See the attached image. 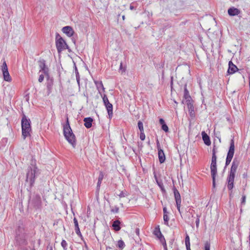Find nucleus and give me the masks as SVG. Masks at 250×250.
Returning a JSON list of instances; mask_svg holds the SVG:
<instances>
[{"label":"nucleus","mask_w":250,"mask_h":250,"mask_svg":"<svg viewBox=\"0 0 250 250\" xmlns=\"http://www.w3.org/2000/svg\"><path fill=\"white\" fill-rule=\"evenodd\" d=\"M39 171V169L36 167V161L32 159L30 166L28 168L26 174V181L29 182L31 186L34 184L36 177L40 173Z\"/></svg>","instance_id":"1"},{"label":"nucleus","mask_w":250,"mask_h":250,"mask_svg":"<svg viewBox=\"0 0 250 250\" xmlns=\"http://www.w3.org/2000/svg\"><path fill=\"white\" fill-rule=\"evenodd\" d=\"M63 134L69 143L75 147L76 145V138L70 126L68 118L66 119V124L63 126Z\"/></svg>","instance_id":"2"},{"label":"nucleus","mask_w":250,"mask_h":250,"mask_svg":"<svg viewBox=\"0 0 250 250\" xmlns=\"http://www.w3.org/2000/svg\"><path fill=\"white\" fill-rule=\"evenodd\" d=\"M21 129L22 136L23 139L30 136L31 132L30 121L29 119H27L25 115L22 117L21 120Z\"/></svg>","instance_id":"3"},{"label":"nucleus","mask_w":250,"mask_h":250,"mask_svg":"<svg viewBox=\"0 0 250 250\" xmlns=\"http://www.w3.org/2000/svg\"><path fill=\"white\" fill-rule=\"evenodd\" d=\"M56 45L59 53L68 48L66 43L59 33H56Z\"/></svg>","instance_id":"4"},{"label":"nucleus","mask_w":250,"mask_h":250,"mask_svg":"<svg viewBox=\"0 0 250 250\" xmlns=\"http://www.w3.org/2000/svg\"><path fill=\"white\" fill-rule=\"evenodd\" d=\"M234 147H235L234 141V139L233 138L230 141V146H229V151H228V152L227 154L226 160V164H225L226 166H228L230 164V163L233 157L234 153Z\"/></svg>","instance_id":"5"},{"label":"nucleus","mask_w":250,"mask_h":250,"mask_svg":"<svg viewBox=\"0 0 250 250\" xmlns=\"http://www.w3.org/2000/svg\"><path fill=\"white\" fill-rule=\"evenodd\" d=\"M101 96L103 98V102L107 111L109 118L110 119L113 115V105L109 103L108 98L105 94L103 96L101 95Z\"/></svg>","instance_id":"6"},{"label":"nucleus","mask_w":250,"mask_h":250,"mask_svg":"<svg viewBox=\"0 0 250 250\" xmlns=\"http://www.w3.org/2000/svg\"><path fill=\"white\" fill-rule=\"evenodd\" d=\"M1 71L2 72L3 79L4 81L10 82L11 81L12 79L10 76L8 70V67L5 61H4L1 66Z\"/></svg>","instance_id":"7"},{"label":"nucleus","mask_w":250,"mask_h":250,"mask_svg":"<svg viewBox=\"0 0 250 250\" xmlns=\"http://www.w3.org/2000/svg\"><path fill=\"white\" fill-rule=\"evenodd\" d=\"M174 194L175 200L176 201L177 208L180 214H181V210H180L181 203V195H180L179 191H178V190L176 188L174 189Z\"/></svg>","instance_id":"8"},{"label":"nucleus","mask_w":250,"mask_h":250,"mask_svg":"<svg viewBox=\"0 0 250 250\" xmlns=\"http://www.w3.org/2000/svg\"><path fill=\"white\" fill-rule=\"evenodd\" d=\"M40 70V72L42 71L46 76L48 77V68L46 66L45 61L44 60H41L38 62Z\"/></svg>","instance_id":"9"},{"label":"nucleus","mask_w":250,"mask_h":250,"mask_svg":"<svg viewBox=\"0 0 250 250\" xmlns=\"http://www.w3.org/2000/svg\"><path fill=\"white\" fill-rule=\"evenodd\" d=\"M157 148H158V157H159V162L161 164H162V163H163L166 160L165 155L163 150L160 147V144H159L158 141H157Z\"/></svg>","instance_id":"10"},{"label":"nucleus","mask_w":250,"mask_h":250,"mask_svg":"<svg viewBox=\"0 0 250 250\" xmlns=\"http://www.w3.org/2000/svg\"><path fill=\"white\" fill-rule=\"evenodd\" d=\"M239 165V162L236 159H234L232 165L230 168V171L229 172V174L235 175V173L238 168V167Z\"/></svg>","instance_id":"11"},{"label":"nucleus","mask_w":250,"mask_h":250,"mask_svg":"<svg viewBox=\"0 0 250 250\" xmlns=\"http://www.w3.org/2000/svg\"><path fill=\"white\" fill-rule=\"evenodd\" d=\"M211 175L212 178V185L213 188L215 187V177L217 174L216 165H210Z\"/></svg>","instance_id":"12"},{"label":"nucleus","mask_w":250,"mask_h":250,"mask_svg":"<svg viewBox=\"0 0 250 250\" xmlns=\"http://www.w3.org/2000/svg\"><path fill=\"white\" fill-rule=\"evenodd\" d=\"M235 175L229 174V176L227 178V182H228V188L229 190H231L233 188L234 185V181Z\"/></svg>","instance_id":"13"},{"label":"nucleus","mask_w":250,"mask_h":250,"mask_svg":"<svg viewBox=\"0 0 250 250\" xmlns=\"http://www.w3.org/2000/svg\"><path fill=\"white\" fill-rule=\"evenodd\" d=\"M62 31L63 33L65 34L68 37H71L73 35L74 31L73 28L69 26L63 27L62 28Z\"/></svg>","instance_id":"14"},{"label":"nucleus","mask_w":250,"mask_h":250,"mask_svg":"<svg viewBox=\"0 0 250 250\" xmlns=\"http://www.w3.org/2000/svg\"><path fill=\"white\" fill-rule=\"evenodd\" d=\"M238 70L237 66L234 65L231 61H229V69L228 70V73L230 74H232Z\"/></svg>","instance_id":"15"},{"label":"nucleus","mask_w":250,"mask_h":250,"mask_svg":"<svg viewBox=\"0 0 250 250\" xmlns=\"http://www.w3.org/2000/svg\"><path fill=\"white\" fill-rule=\"evenodd\" d=\"M228 14L230 16L238 15L240 13V10L234 7L229 8L228 11Z\"/></svg>","instance_id":"16"},{"label":"nucleus","mask_w":250,"mask_h":250,"mask_svg":"<svg viewBox=\"0 0 250 250\" xmlns=\"http://www.w3.org/2000/svg\"><path fill=\"white\" fill-rule=\"evenodd\" d=\"M242 26L244 30L250 31V21L244 19L241 22Z\"/></svg>","instance_id":"17"},{"label":"nucleus","mask_w":250,"mask_h":250,"mask_svg":"<svg viewBox=\"0 0 250 250\" xmlns=\"http://www.w3.org/2000/svg\"><path fill=\"white\" fill-rule=\"evenodd\" d=\"M202 136L204 143L207 146H209L211 142L209 136L204 131L202 132Z\"/></svg>","instance_id":"18"},{"label":"nucleus","mask_w":250,"mask_h":250,"mask_svg":"<svg viewBox=\"0 0 250 250\" xmlns=\"http://www.w3.org/2000/svg\"><path fill=\"white\" fill-rule=\"evenodd\" d=\"M93 119L91 117L85 118L83 120L84 122V125L87 128H89L92 126Z\"/></svg>","instance_id":"19"},{"label":"nucleus","mask_w":250,"mask_h":250,"mask_svg":"<svg viewBox=\"0 0 250 250\" xmlns=\"http://www.w3.org/2000/svg\"><path fill=\"white\" fill-rule=\"evenodd\" d=\"M121 222L119 220H115L112 224V227L115 231H119L121 229L120 225Z\"/></svg>","instance_id":"20"},{"label":"nucleus","mask_w":250,"mask_h":250,"mask_svg":"<svg viewBox=\"0 0 250 250\" xmlns=\"http://www.w3.org/2000/svg\"><path fill=\"white\" fill-rule=\"evenodd\" d=\"M184 97L186 100H187V101L189 102L190 101V99H191L189 92L186 87V85L185 86L184 88Z\"/></svg>","instance_id":"21"},{"label":"nucleus","mask_w":250,"mask_h":250,"mask_svg":"<svg viewBox=\"0 0 250 250\" xmlns=\"http://www.w3.org/2000/svg\"><path fill=\"white\" fill-rule=\"evenodd\" d=\"M154 232V234L155 235H156L158 238H159L161 240H162V239L165 240L159 229H157V228H156Z\"/></svg>","instance_id":"22"},{"label":"nucleus","mask_w":250,"mask_h":250,"mask_svg":"<svg viewBox=\"0 0 250 250\" xmlns=\"http://www.w3.org/2000/svg\"><path fill=\"white\" fill-rule=\"evenodd\" d=\"M96 87L100 93V88L102 89L103 91L104 90V88L102 82H95Z\"/></svg>","instance_id":"23"},{"label":"nucleus","mask_w":250,"mask_h":250,"mask_svg":"<svg viewBox=\"0 0 250 250\" xmlns=\"http://www.w3.org/2000/svg\"><path fill=\"white\" fill-rule=\"evenodd\" d=\"M117 246L120 249L122 250L125 248V244L122 240H120L118 241Z\"/></svg>","instance_id":"24"},{"label":"nucleus","mask_w":250,"mask_h":250,"mask_svg":"<svg viewBox=\"0 0 250 250\" xmlns=\"http://www.w3.org/2000/svg\"><path fill=\"white\" fill-rule=\"evenodd\" d=\"M164 224L167 226L168 225L169 218L167 214H164L163 216Z\"/></svg>","instance_id":"25"},{"label":"nucleus","mask_w":250,"mask_h":250,"mask_svg":"<svg viewBox=\"0 0 250 250\" xmlns=\"http://www.w3.org/2000/svg\"><path fill=\"white\" fill-rule=\"evenodd\" d=\"M138 128H139L140 132L144 131L143 124L141 121H139V122L138 123Z\"/></svg>","instance_id":"26"},{"label":"nucleus","mask_w":250,"mask_h":250,"mask_svg":"<svg viewBox=\"0 0 250 250\" xmlns=\"http://www.w3.org/2000/svg\"><path fill=\"white\" fill-rule=\"evenodd\" d=\"M61 245L62 247L63 248V250H67V243L66 241L64 240H62L61 242Z\"/></svg>","instance_id":"27"},{"label":"nucleus","mask_w":250,"mask_h":250,"mask_svg":"<svg viewBox=\"0 0 250 250\" xmlns=\"http://www.w3.org/2000/svg\"><path fill=\"white\" fill-rule=\"evenodd\" d=\"M217 157L216 155L212 156L211 163L210 165H216Z\"/></svg>","instance_id":"28"},{"label":"nucleus","mask_w":250,"mask_h":250,"mask_svg":"<svg viewBox=\"0 0 250 250\" xmlns=\"http://www.w3.org/2000/svg\"><path fill=\"white\" fill-rule=\"evenodd\" d=\"M210 244L208 241H206L204 245L205 250H210Z\"/></svg>","instance_id":"29"},{"label":"nucleus","mask_w":250,"mask_h":250,"mask_svg":"<svg viewBox=\"0 0 250 250\" xmlns=\"http://www.w3.org/2000/svg\"><path fill=\"white\" fill-rule=\"evenodd\" d=\"M162 129L166 132L168 131V127L166 124L162 125Z\"/></svg>","instance_id":"30"},{"label":"nucleus","mask_w":250,"mask_h":250,"mask_svg":"<svg viewBox=\"0 0 250 250\" xmlns=\"http://www.w3.org/2000/svg\"><path fill=\"white\" fill-rule=\"evenodd\" d=\"M185 244L186 245H190V239L188 235H186V238H185Z\"/></svg>","instance_id":"31"},{"label":"nucleus","mask_w":250,"mask_h":250,"mask_svg":"<svg viewBox=\"0 0 250 250\" xmlns=\"http://www.w3.org/2000/svg\"><path fill=\"white\" fill-rule=\"evenodd\" d=\"M75 232L76 233V234L79 236H81L82 237V235L81 233V231H80V229H79V227L78 228H75Z\"/></svg>","instance_id":"32"},{"label":"nucleus","mask_w":250,"mask_h":250,"mask_svg":"<svg viewBox=\"0 0 250 250\" xmlns=\"http://www.w3.org/2000/svg\"><path fill=\"white\" fill-rule=\"evenodd\" d=\"M146 138L145 134L144 133V131L141 132L140 135V138L142 141L145 140Z\"/></svg>","instance_id":"33"},{"label":"nucleus","mask_w":250,"mask_h":250,"mask_svg":"<svg viewBox=\"0 0 250 250\" xmlns=\"http://www.w3.org/2000/svg\"><path fill=\"white\" fill-rule=\"evenodd\" d=\"M111 211L113 213H118L119 212V208L115 207L111 209Z\"/></svg>","instance_id":"34"},{"label":"nucleus","mask_w":250,"mask_h":250,"mask_svg":"<svg viewBox=\"0 0 250 250\" xmlns=\"http://www.w3.org/2000/svg\"><path fill=\"white\" fill-rule=\"evenodd\" d=\"M104 178V174L102 172H100L99 177L98 181H102Z\"/></svg>","instance_id":"35"},{"label":"nucleus","mask_w":250,"mask_h":250,"mask_svg":"<svg viewBox=\"0 0 250 250\" xmlns=\"http://www.w3.org/2000/svg\"><path fill=\"white\" fill-rule=\"evenodd\" d=\"M73 221H74L75 228H78L79 224H78V220H77V219L76 218H74Z\"/></svg>","instance_id":"36"},{"label":"nucleus","mask_w":250,"mask_h":250,"mask_svg":"<svg viewBox=\"0 0 250 250\" xmlns=\"http://www.w3.org/2000/svg\"><path fill=\"white\" fill-rule=\"evenodd\" d=\"M44 80V76L43 74H41L39 76V82L40 83H42Z\"/></svg>","instance_id":"37"},{"label":"nucleus","mask_w":250,"mask_h":250,"mask_svg":"<svg viewBox=\"0 0 250 250\" xmlns=\"http://www.w3.org/2000/svg\"><path fill=\"white\" fill-rule=\"evenodd\" d=\"M199 222H200L199 217L198 216H197V218H196V220L195 221L196 227H198L199 225Z\"/></svg>","instance_id":"38"},{"label":"nucleus","mask_w":250,"mask_h":250,"mask_svg":"<svg viewBox=\"0 0 250 250\" xmlns=\"http://www.w3.org/2000/svg\"><path fill=\"white\" fill-rule=\"evenodd\" d=\"M188 108L189 109V110H191V111L193 110V107L192 105L190 103H188L187 104Z\"/></svg>","instance_id":"39"},{"label":"nucleus","mask_w":250,"mask_h":250,"mask_svg":"<svg viewBox=\"0 0 250 250\" xmlns=\"http://www.w3.org/2000/svg\"><path fill=\"white\" fill-rule=\"evenodd\" d=\"M119 196L120 197H124L125 196V192H124L123 191H121L120 194H119Z\"/></svg>","instance_id":"40"},{"label":"nucleus","mask_w":250,"mask_h":250,"mask_svg":"<svg viewBox=\"0 0 250 250\" xmlns=\"http://www.w3.org/2000/svg\"><path fill=\"white\" fill-rule=\"evenodd\" d=\"M120 70H121L122 71V72H125V69L123 67L122 62H121V63H120Z\"/></svg>","instance_id":"41"},{"label":"nucleus","mask_w":250,"mask_h":250,"mask_svg":"<svg viewBox=\"0 0 250 250\" xmlns=\"http://www.w3.org/2000/svg\"><path fill=\"white\" fill-rule=\"evenodd\" d=\"M159 123L161 125L165 124V121L162 118L159 120Z\"/></svg>","instance_id":"42"},{"label":"nucleus","mask_w":250,"mask_h":250,"mask_svg":"<svg viewBox=\"0 0 250 250\" xmlns=\"http://www.w3.org/2000/svg\"><path fill=\"white\" fill-rule=\"evenodd\" d=\"M245 202H246V196H243V197L242 198V203L244 204L245 203Z\"/></svg>","instance_id":"43"},{"label":"nucleus","mask_w":250,"mask_h":250,"mask_svg":"<svg viewBox=\"0 0 250 250\" xmlns=\"http://www.w3.org/2000/svg\"><path fill=\"white\" fill-rule=\"evenodd\" d=\"M163 212H164V214H167L168 212L167 211V209L166 207L163 208Z\"/></svg>","instance_id":"44"},{"label":"nucleus","mask_w":250,"mask_h":250,"mask_svg":"<svg viewBox=\"0 0 250 250\" xmlns=\"http://www.w3.org/2000/svg\"><path fill=\"white\" fill-rule=\"evenodd\" d=\"M216 155V150L215 148H213L212 149V156Z\"/></svg>","instance_id":"45"},{"label":"nucleus","mask_w":250,"mask_h":250,"mask_svg":"<svg viewBox=\"0 0 250 250\" xmlns=\"http://www.w3.org/2000/svg\"><path fill=\"white\" fill-rule=\"evenodd\" d=\"M102 183V181H98L97 183V188H99L101 185V184Z\"/></svg>","instance_id":"46"},{"label":"nucleus","mask_w":250,"mask_h":250,"mask_svg":"<svg viewBox=\"0 0 250 250\" xmlns=\"http://www.w3.org/2000/svg\"><path fill=\"white\" fill-rule=\"evenodd\" d=\"M242 176H243V177L244 178H247V173H244L243 174Z\"/></svg>","instance_id":"47"},{"label":"nucleus","mask_w":250,"mask_h":250,"mask_svg":"<svg viewBox=\"0 0 250 250\" xmlns=\"http://www.w3.org/2000/svg\"><path fill=\"white\" fill-rule=\"evenodd\" d=\"M186 246L187 250H191L190 248V245H188V246L186 245Z\"/></svg>","instance_id":"48"},{"label":"nucleus","mask_w":250,"mask_h":250,"mask_svg":"<svg viewBox=\"0 0 250 250\" xmlns=\"http://www.w3.org/2000/svg\"><path fill=\"white\" fill-rule=\"evenodd\" d=\"M129 8H130V10H133V9H134V6H132V5H130Z\"/></svg>","instance_id":"49"},{"label":"nucleus","mask_w":250,"mask_h":250,"mask_svg":"<svg viewBox=\"0 0 250 250\" xmlns=\"http://www.w3.org/2000/svg\"><path fill=\"white\" fill-rule=\"evenodd\" d=\"M163 245L165 247V250H167V247H166V242H165V243H163Z\"/></svg>","instance_id":"50"},{"label":"nucleus","mask_w":250,"mask_h":250,"mask_svg":"<svg viewBox=\"0 0 250 250\" xmlns=\"http://www.w3.org/2000/svg\"><path fill=\"white\" fill-rule=\"evenodd\" d=\"M136 232L137 234H139V229H136Z\"/></svg>","instance_id":"51"},{"label":"nucleus","mask_w":250,"mask_h":250,"mask_svg":"<svg viewBox=\"0 0 250 250\" xmlns=\"http://www.w3.org/2000/svg\"><path fill=\"white\" fill-rule=\"evenodd\" d=\"M122 19H123V20H124L125 19V15H123L122 16Z\"/></svg>","instance_id":"52"},{"label":"nucleus","mask_w":250,"mask_h":250,"mask_svg":"<svg viewBox=\"0 0 250 250\" xmlns=\"http://www.w3.org/2000/svg\"><path fill=\"white\" fill-rule=\"evenodd\" d=\"M77 80L78 83H79V80L78 78H77Z\"/></svg>","instance_id":"53"},{"label":"nucleus","mask_w":250,"mask_h":250,"mask_svg":"<svg viewBox=\"0 0 250 250\" xmlns=\"http://www.w3.org/2000/svg\"><path fill=\"white\" fill-rule=\"evenodd\" d=\"M73 42H74V43H75V40H74V41H73Z\"/></svg>","instance_id":"54"},{"label":"nucleus","mask_w":250,"mask_h":250,"mask_svg":"<svg viewBox=\"0 0 250 250\" xmlns=\"http://www.w3.org/2000/svg\"><path fill=\"white\" fill-rule=\"evenodd\" d=\"M249 84H250V80Z\"/></svg>","instance_id":"55"},{"label":"nucleus","mask_w":250,"mask_h":250,"mask_svg":"<svg viewBox=\"0 0 250 250\" xmlns=\"http://www.w3.org/2000/svg\"><path fill=\"white\" fill-rule=\"evenodd\" d=\"M35 250V249H33V250Z\"/></svg>","instance_id":"56"}]
</instances>
